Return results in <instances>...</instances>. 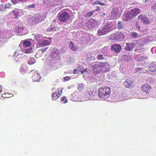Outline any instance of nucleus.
<instances>
[{
  "instance_id": "1",
  "label": "nucleus",
  "mask_w": 156,
  "mask_h": 156,
  "mask_svg": "<svg viewBox=\"0 0 156 156\" xmlns=\"http://www.w3.org/2000/svg\"><path fill=\"white\" fill-rule=\"evenodd\" d=\"M90 69L95 73L108 71L110 69L109 65L106 62H95L90 65Z\"/></svg>"
},
{
  "instance_id": "2",
  "label": "nucleus",
  "mask_w": 156,
  "mask_h": 156,
  "mask_svg": "<svg viewBox=\"0 0 156 156\" xmlns=\"http://www.w3.org/2000/svg\"><path fill=\"white\" fill-rule=\"evenodd\" d=\"M111 91L109 87L106 86L102 87L98 90V95L99 98L106 99L110 96Z\"/></svg>"
},
{
  "instance_id": "3",
  "label": "nucleus",
  "mask_w": 156,
  "mask_h": 156,
  "mask_svg": "<svg viewBox=\"0 0 156 156\" xmlns=\"http://www.w3.org/2000/svg\"><path fill=\"white\" fill-rule=\"evenodd\" d=\"M141 10L137 8H135L129 11H127L125 13V17L126 18V21H129L132 20L133 18L140 12Z\"/></svg>"
},
{
  "instance_id": "4",
  "label": "nucleus",
  "mask_w": 156,
  "mask_h": 156,
  "mask_svg": "<svg viewBox=\"0 0 156 156\" xmlns=\"http://www.w3.org/2000/svg\"><path fill=\"white\" fill-rule=\"evenodd\" d=\"M110 38L114 41H119L124 40L125 36L123 32L118 31L112 34L110 36Z\"/></svg>"
},
{
  "instance_id": "5",
  "label": "nucleus",
  "mask_w": 156,
  "mask_h": 156,
  "mask_svg": "<svg viewBox=\"0 0 156 156\" xmlns=\"http://www.w3.org/2000/svg\"><path fill=\"white\" fill-rule=\"evenodd\" d=\"M58 20L61 22L65 23L67 22L70 18L69 14L66 12L59 13L58 15Z\"/></svg>"
},
{
  "instance_id": "6",
  "label": "nucleus",
  "mask_w": 156,
  "mask_h": 156,
  "mask_svg": "<svg viewBox=\"0 0 156 156\" xmlns=\"http://www.w3.org/2000/svg\"><path fill=\"white\" fill-rule=\"evenodd\" d=\"M50 56L54 60H58L60 58V52L58 49H55L51 51Z\"/></svg>"
},
{
  "instance_id": "7",
  "label": "nucleus",
  "mask_w": 156,
  "mask_h": 156,
  "mask_svg": "<svg viewBox=\"0 0 156 156\" xmlns=\"http://www.w3.org/2000/svg\"><path fill=\"white\" fill-rule=\"evenodd\" d=\"M111 49L113 52H115V53H119L121 50V46L118 44H114L111 46Z\"/></svg>"
},
{
  "instance_id": "8",
  "label": "nucleus",
  "mask_w": 156,
  "mask_h": 156,
  "mask_svg": "<svg viewBox=\"0 0 156 156\" xmlns=\"http://www.w3.org/2000/svg\"><path fill=\"white\" fill-rule=\"evenodd\" d=\"M105 27L108 30V32L112 30L115 29V24L113 21L111 22H108L105 24Z\"/></svg>"
},
{
  "instance_id": "9",
  "label": "nucleus",
  "mask_w": 156,
  "mask_h": 156,
  "mask_svg": "<svg viewBox=\"0 0 156 156\" xmlns=\"http://www.w3.org/2000/svg\"><path fill=\"white\" fill-rule=\"evenodd\" d=\"M62 93V90L59 89L57 90L55 92L53 93L52 95V100H55L59 98L61 95Z\"/></svg>"
},
{
  "instance_id": "10",
  "label": "nucleus",
  "mask_w": 156,
  "mask_h": 156,
  "mask_svg": "<svg viewBox=\"0 0 156 156\" xmlns=\"http://www.w3.org/2000/svg\"><path fill=\"white\" fill-rule=\"evenodd\" d=\"M42 17L39 14H37L33 16L31 20L33 23H38L42 20Z\"/></svg>"
},
{
  "instance_id": "11",
  "label": "nucleus",
  "mask_w": 156,
  "mask_h": 156,
  "mask_svg": "<svg viewBox=\"0 0 156 156\" xmlns=\"http://www.w3.org/2000/svg\"><path fill=\"white\" fill-rule=\"evenodd\" d=\"M108 30V29H107L105 27V26L104 27L103 26L102 27L99 29L97 34L99 36H101L109 32Z\"/></svg>"
},
{
  "instance_id": "12",
  "label": "nucleus",
  "mask_w": 156,
  "mask_h": 156,
  "mask_svg": "<svg viewBox=\"0 0 156 156\" xmlns=\"http://www.w3.org/2000/svg\"><path fill=\"white\" fill-rule=\"evenodd\" d=\"M151 87L147 83H146L142 85L141 87L142 91L148 94L150 91Z\"/></svg>"
},
{
  "instance_id": "13",
  "label": "nucleus",
  "mask_w": 156,
  "mask_h": 156,
  "mask_svg": "<svg viewBox=\"0 0 156 156\" xmlns=\"http://www.w3.org/2000/svg\"><path fill=\"white\" fill-rule=\"evenodd\" d=\"M119 15V9L117 8H114L113 9L111 13V16L112 17L117 18Z\"/></svg>"
},
{
  "instance_id": "14",
  "label": "nucleus",
  "mask_w": 156,
  "mask_h": 156,
  "mask_svg": "<svg viewBox=\"0 0 156 156\" xmlns=\"http://www.w3.org/2000/svg\"><path fill=\"white\" fill-rule=\"evenodd\" d=\"M139 18L140 19L141 21L145 24H147L150 22V21L145 15H139Z\"/></svg>"
},
{
  "instance_id": "15",
  "label": "nucleus",
  "mask_w": 156,
  "mask_h": 156,
  "mask_svg": "<svg viewBox=\"0 0 156 156\" xmlns=\"http://www.w3.org/2000/svg\"><path fill=\"white\" fill-rule=\"evenodd\" d=\"M39 45L42 47L44 46H47L50 45L51 43V40L48 39V40H41V42H39Z\"/></svg>"
},
{
  "instance_id": "16",
  "label": "nucleus",
  "mask_w": 156,
  "mask_h": 156,
  "mask_svg": "<svg viewBox=\"0 0 156 156\" xmlns=\"http://www.w3.org/2000/svg\"><path fill=\"white\" fill-rule=\"evenodd\" d=\"M80 93L77 91H76L71 94V98L73 100L76 101V99H78L80 98Z\"/></svg>"
},
{
  "instance_id": "17",
  "label": "nucleus",
  "mask_w": 156,
  "mask_h": 156,
  "mask_svg": "<svg viewBox=\"0 0 156 156\" xmlns=\"http://www.w3.org/2000/svg\"><path fill=\"white\" fill-rule=\"evenodd\" d=\"M132 83L133 81L130 80V79H127L126 81L123 82V85L125 87L129 88Z\"/></svg>"
},
{
  "instance_id": "18",
  "label": "nucleus",
  "mask_w": 156,
  "mask_h": 156,
  "mask_svg": "<svg viewBox=\"0 0 156 156\" xmlns=\"http://www.w3.org/2000/svg\"><path fill=\"white\" fill-rule=\"evenodd\" d=\"M69 46L70 48L73 51H76L77 50L78 48L76 44L72 41L69 42Z\"/></svg>"
},
{
  "instance_id": "19",
  "label": "nucleus",
  "mask_w": 156,
  "mask_h": 156,
  "mask_svg": "<svg viewBox=\"0 0 156 156\" xmlns=\"http://www.w3.org/2000/svg\"><path fill=\"white\" fill-rule=\"evenodd\" d=\"M134 47V44L132 43H128L126 44L125 46V49L128 51H132Z\"/></svg>"
},
{
  "instance_id": "20",
  "label": "nucleus",
  "mask_w": 156,
  "mask_h": 156,
  "mask_svg": "<svg viewBox=\"0 0 156 156\" xmlns=\"http://www.w3.org/2000/svg\"><path fill=\"white\" fill-rule=\"evenodd\" d=\"M149 70L152 72H155L156 71V65L154 63L150 64L149 67Z\"/></svg>"
},
{
  "instance_id": "21",
  "label": "nucleus",
  "mask_w": 156,
  "mask_h": 156,
  "mask_svg": "<svg viewBox=\"0 0 156 156\" xmlns=\"http://www.w3.org/2000/svg\"><path fill=\"white\" fill-rule=\"evenodd\" d=\"M23 29L24 28L23 27L19 26H16V32L18 34L22 33Z\"/></svg>"
},
{
  "instance_id": "22",
  "label": "nucleus",
  "mask_w": 156,
  "mask_h": 156,
  "mask_svg": "<svg viewBox=\"0 0 156 156\" xmlns=\"http://www.w3.org/2000/svg\"><path fill=\"white\" fill-rule=\"evenodd\" d=\"M20 51H15L13 55L12 56L13 59H16L18 57H19V58H17L18 59H20L21 57H20Z\"/></svg>"
},
{
  "instance_id": "23",
  "label": "nucleus",
  "mask_w": 156,
  "mask_h": 156,
  "mask_svg": "<svg viewBox=\"0 0 156 156\" xmlns=\"http://www.w3.org/2000/svg\"><path fill=\"white\" fill-rule=\"evenodd\" d=\"M146 70L143 68H137L135 69V71L138 74L140 73H145Z\"/></svg>"
},
{
  "instance_id": "24",
  "label": "nucleus",
  "mask_w": 156,
  "mask_h": 156,
  "mask_svg": "<svg viewBox=\"0 0 156 156\" xmlns=\"http://www.w3.org/2000/svg\"><path fill=\"white\" fill-rule=\"evenodd\" d=\"M23 44L24 47L27 48L30 46L31 44V43L29 41L27 40H26L23 42Z\"/></svg>"
},
{
  "instance_id": "25",
  "label": "nucleus",
  "mask_w": 156,
  "mask_h": 156,
  "mask_svg": "<svg viewBox=\"0 0 156 156\" xmlns=\"http://www.w3.org/2000/svg\"><path fill=\"white\" fill-rule=\"evenodd\" d=\"M66 61L68 65H70L74 62V59L70 56L68 57L66 59Z\"/></svg>"
},
{
  "instance_id": "26",
  "label": "nucleus",
  "mask_w": 156,
  "mask_h": 156,
  "mask_svg": "<svg viewBox=\"0 0 156 156\" xmlns=\"http://www.w3.org/2000/svg\"><path fill=\"white\" fill-rule=\"evenodd\" d=\"M34 51H35V49L33 48L32 47H30L25 49L24 52L27 54L31 53L33 52Z\"/></svg>"
},
{
  "instance_id": "27",
  "label": "nucleus",
  "mask_w": 156,
  "mask_h": 156,
  "mask_svg": "<svg viewBox=\"0 0 156 156\" xmlns=\"http://www.w3.org/2000/svg\"><path fill=\"white\" fill-rule=\"evenodd\" d=\"M36 5V4H33L31 5H29L26 6L25 8V9H28L29 10H30L31 9L32 10L33 9H34Z\"/></svg>"
},
{
  "instance_id": "28",
  "label": "nucleus",
  "mask_w": 156,
  "mask_h": 156,
  "mask_svg": "<svg viewBox=\"0 0 156 156\" xmlns=\"http://www.w3.org/2000/svg\"><path fill=\"white\" fill-rule=\"evenodd\" d=\"M30 60L28 61V63L30 65H32L36 62V60L35 58L33 57H30Z\"/></svg>"
},
{
  "instance_id": "29",
  "label": "nucleus",
  "mask_w": 156,
  "mask_h": 156,
  "mask_svg": "<svg viewBox=\"0 0 156 156\" xmlns=\"http://www.w3.org/2000/svg\"><path fill=\"white\" fill-rule=\"evenodd\" d=\"M54 60L53 59H51V62L50 63V65L51 69L52 70H54L57 68L56 64L55 63H53L54 62H53Z\"/></svg>"
},
{
  "instance_id": "30",
  "label": "nucleus",
  "mask_w": 156,
  "mask_h": 156,
  "mask_svg": "<svg viewBox=\"0 0 156 156\" xmlns=\"http://www.w3.org/2000/svg\"><path fill=\"white\" fill-rule=\"evenodd\" d=\"M77 88L80 91H82L84 89V85L82 83H80L77 85Z\"/></svg>"
},
{
  "instance_id": "31",
  "label": "nucleus",
  "mask_w": 156,
  "mask_h": 156,
  "mask_svg": "<svg viewBox=\"0 0 156 156\" xmlns=\"http://www.w3.org/2000/svg\"><path fill=\"white\" fill-rule=\"evenodd\" d=\"M90 23V25H92V27H94L97 25L98 22L96 20L92 19L91 20Z\"/></svg>"
},
{
  "instance_id": "32",
  "label": "nucleus",
  "mask_w": 156,
  "mask_h": 156,
  "mask_svg": "<svg viewBox=\"0 0 156 156\" xmlns=\"http://www.w3.org/2000/svg\"><path fill=\"white\" fill-rule=\"evenodd\" d=\"M56 30L55 27L53 25H51L50 27L47 29V31L50 32L51 31H54Z\"/></svg>"
},
{
  "instance_id": "33",
  "label": "nucleus",
  "mask_w": 156,
  "mask_h": 156,
  "mask_svg": "<svg viewBox=\"0 0 156 156\" xmlns=\"http://www.w3.org/2000/svg\"><path fill=\"white\" fill-rule=\"evenodd\" d=\"M18 10L17 9H14L13 10V12L14 13V15L16 18L19 16L20 15V13Z\"/></svg>"
},
{
  "instance_id": "34",
  "label": "nucleus",
  "mask_w": 156,
  "mask_h": 156,
  "mask_svg": "<svg viewBox=\"0 0 156 156\" xmlns=\"http://www.w3.org/2000/svg\"><path fill=\"white\" fill-rule=\"evenodd\" d=\"M131 36L133 38H138L140 37V35L137 33L134 32H131Z\"/></svg>"
},
{
  "instance_id": "35",
  "label": "nucleus",
  "mask_w": 156,
  "mask_h": 156,
  "mask_svg": "<svg viewBox=\"0 0 156 156\" xmlns=\"http://www.w3.org/2000/svg\"><path fill=\"white\" fill-rule=\"evenodd\" d=\"M123 26V23L121 21H119L118 23L117 27L119 30L122 29Z\"/></svg>"
},
{
  "instance_id": "36",
  "label": "nucleus",
  "mask_w": 156,
  "mask_h": 156,
  "mask_svg": "<svg viewBox=\"0 0 156 156\" xmlns=\"http://www.w3.org/2000/svg\"><path fill=\"white\" fill-rule=\"evenodd\" d=\"M43 54V53L42 51L41 50V49H40L37 52L35 56L36 58H38L39 57L41 56Z\"/></svg>"
},
{
  "instance_id": "37",
  "label": "nucleus",
  "mask_w": 156,
  "mask_h": 156,
  "mask_svg": "<svg viewBox=\"0 0 156 156\" xmlns=\"http://www.w3.org/2000/svg\"><path fill=\"white\" fill-rule=\"evenodd\" d=\"M94 12V11L87 12L85 14V17L86 18L89 17L93 14Z\"/></svg>"
},
{
  "instance_id": "38",
  "label": "nucleus",
  "mask_w": 156,
  "mask_h": 156,
  "mask_svg": "<svg viewBox=\"0 0 156 156\" xmlns=\"http://www.w3.org/2000/svg\"><path fill=\"white\" fill-rule=\"evenodd\" d=\"M93 5L98 4L102 6H103L105 5V4L104 3L101 2L99 1L98 0L96 1L95 2H93Z\"/></svg>"
},
{
  "instance_id": "39",
  "label": "nucleus",
  "mask_w": 156,
  "mask_h": 156,
  "mask_svg": "<svg viewBox=\"0 0 156 156\" xmlns=\"http://www.w3.org/2000/svg\"><path fill=\"white\" fill-rule=\"evenodd\" d=\"M97 58L99 60L104 59L105 58V56L102 55L101 54L98 55L97 56Z\"/></svg>"
},
{
  "instance_id": "40",
  "label": "nucleus",
  "mask_w": 156,
  "mask_h": 156,
  "mask_svg": "<svg viewBox=\"0 0 156 156\" xmlns=\"http://www.w3.org/2000/svg\"><path fill=\"white\" fill-rule=\"evenodd\" d=\"M60 101L61 102L63 103H66L68 101L66 99L65 96L61 98Z\"/></svg>"
},
{
  "instance_id": "41",
  "label": "nucleus",
  "mask_w": 156,
  "mask_h": 156,
  "mask_svg": "<svg viewBox=\"0 0 156 156\" xmlns=\"http://www.w3.org/2000/svg\"><path fill=\"white\" fill-rule=\"evenodd\" d=\"M20 72L22 74H24L26 72V70H25L24 67L22 66L20 70Z\"/></svg>"
},
{
  "instance_id": "42",
  "label": "nucleus",
  "mask_w": 156,
  "mask_h": 156,
  "mask_svg": "<svg viewBox=\"0 0 156 156\" xmlns=\"http://www.w3.org/2000/svg\"><path fill=\"white\" fill-rule=\"evenodd\" d=\"M5 4H1L0 5V10L2 11H4L5 10Z\"/></svg>"
},
{
  "instance_id": "43",
  "label": "nucleus",
  "mask_w": 156,
  "mask_h": 156,
  "mask_svg": "<svg viewBox=\"0 0 156 156\" xmlns=\"http://www.w3.org/2000/svg\"><path fill=\"white\" fill-rule=\"evenodd\" d=\"M39 76V78H41V77L40 76V75L38 74V73L37 72H35L33 74L32 76V77L33 78L35 77H37Z\"/></svg>"
},
{
  "instance_id": "44",
  "label": "nucleus",
  "mask_w": 156,
  "mask_h": 156,
  "mask_svg": "<svg viewBox=\"0 0 156 156\" xmlns=\"http://www.w3.org/2000/svg\"><path fill=\"white\" fill-rule=\"evenodd\" d=\"M122 58L125 61H126L129 59V58L128 55H124L122 56Z\"/></svg>"
},
{
  "instance_id": "45",
  "label": "nucleus",
  "mask_w": 156,
  "mask_h": 156,
  "mask_svg": "<svg viewBox=\"0 0 156 156\" xmlns=\"http://www.w3.org/2000/svg\"><path fill=\"white\" fill-rule=\"evenodd\" d=\"M147 58H148V57L147 56H146L145 57H144L143 56H141L139 58V59L140 60V61H143V60H144L145 59H147Z\"/></svg>"
},
{
  "instance_id": "46",
  "label": "nucleus",
  "mask_w": 156,
  "mask_h": 156,
  "mask_svg": "<svg viewBox=\"0 0 156 156\" xmlns=\"http://www.w3.org/2000/svg\"><path fill=\"white\" fill-rule=\"evenodd\" d=\"M12 4H11L10 3H7V4H5V10L6 9H9L11 8V5H12Z\"/></svg>"
},
{
  "instance_id": "47",
  "label": "nucleus",
  "mask_w": 156,
  "mask_h": 156,
  "mask_svg": "<svg viewBox=\"0 0 156 156\" xmlns=\"http://www.w3.org/2000/svg\"><path fill=\"white\" fill-rule=\"evenodd\" d=\"M11 94H8V93H5L2 94V96L4 98H8L10 97V95Z\"/></svg>"
},
{
  "instance_id": "48",
  "label": "nucleus",
  "mask_w": 156,
  "mask_h": 156,
  "mask_svg": "<svg viewBox=\"0 0 156 156\" xmlns=\"http://www.w3.org/2000/svg\"><path fill=\"white\" fill-rule=\"evenodd\" d=\"M80 70H81V68H80V69H79V70H78V69H74L73 71L74 73L75 74L77 73V74H78L80 72Z\"/></svg>"
},
{
  "instance_id": "49",
  "label": "nucleus",
  "mask_w": 156,
  "mask_h": 156,
  "mask_svg": "<svg viewBox=\"0 0 156 156\" xmlns=\"http://www.w3.org/2000/svg\"><path fill=\"white\" fill-rule=\"evenodd\" d=\"M88 69H84L83 70H82V71H81V70H80V72L81 73V74H83L84 72H88Z\"/></svg>"
},
{
  "instance_id": "50",
  "label": "nucleus",
  "mask_w": 156,
  "mask_h": 156,
  "mask_svg": "<svg viewBox=\"0 0 156 156\" xmlns=\"http://www.w3.org/2000/svg\"><path fill=\"white\" fill-rule=\"evenodd\" d=\"M81 62H79L77 63V68L78 69H79L81 67H83L82 66H81Z\"/></svg>"
},
{
  "instance_id": "51",
  "label": "nucleus",
  "mask_w": 156,
  "mask_h": 156,
  "mask_svg": "<svg viewBox=\"0 0 156 156\" xmlns=\"http://www.w3.org/2000/svg\"><path fill=\"white\" fill-rule=\"evenodd\" d=\"M152 8L154 9V10H156V2L154 4H153L152 6Z\"/></svg>"
},
{
  "instance_id": "52",
  "label": "nucleus",
  "mask_w": 156,
  "mask_h": 156,
  "mask_svg": "<svg viewBox=\"0 0 156 156\" xmlns=\"http://www.w3.org/2000/svg\"><path fill=\"white\" fill-rule=\"evenodd\" d=\"M136 30L140 31V27L139 26V25L138 24H136Z\"/></svg>"
},
{
  "instance_id": "53",
  "label": "nucleus",
  "mask_w": 156,
  "mask_h": 156,
  "mask_svg": "<svg viewBox=\"0 0 156 156\" xmlns=\"http://www.w3.org/2000/svg\"><path fill=\"white\" fill-rule=\"evenodd\" d=\"M48 48H45L43 49H40L42 51V52L43 53L47 50Z\"/></svg>"
},
{
  "instance_id": "54",
  "label": "nucleus",
  "mask_w": 156,
  "mask_h": 156,
  "mask_svg": "<svg viewBox=\"0 0 156 156\" xmlns=\"http://www.w3.org/2000/svg\"><path fill=\"white\" fill-rule=\"evenodd\" d=\"M96 92L93 89H91L90 94H96Z\"/></svg>"
},
{
  "instance_id": "55",
  "label": "nucleus",
  "mask_w": 156,
  "mask_h": 156,
  "mask_svg": "<svg viewBox=\"0 0 156 156\" xmlns=\"http://www.w3.org/2000/svg\"><path fill=\"white\" fill-rule=\"evenodd\" d=\"M150 2L149 0H143V2L144 3H148Z\"/></svg>"
},
{
  "instance_id": "56",
  "label": "nucleus",
  "mask_w": 156,
  "mask_h": 156,
  "mask_svg": "<svg viewBox=\"0 0 156 156\" xmlns=\"http://www.w3.org/2000/svg\"><path fill=\"white\" fill-rule=\"evenodd\" d=\"M100 10V7H97V8L96 9V10H94V11H99Z\"/></svg>"
},
{
  "instance_id": "57",
  "label": "nucleus",
  "mask_w": 156,
  "mask_h": 156,
  "mask_svg": "<svg viewBox=\"0 0 156 156\" xmlns=\"http://www.w3.org/2000/svg\"><path fill=\"white\" fill-rule=\"evenodd\" d=\"M2 90V87H1V86L0 85V93H1V92Z\"/></svg>"
},
{
  "instance_id": "58",
  "label": "nucleus",
  "mask_w": 156,
  "mask_h": 156,
  "mask_svg": "<svg viewBox=\"0 0 156 156\" xmlns=\"http://www.w3.org/2000/svg\"><path fill=\"white\" fill-rule=\"evenodd\" d=\"M90 71H91L92 72H93V70L94 71V70L92 69H90ZM94 72H95L93 71V73H94Z\"/></svg>"
},
{
  "instance_id": "59",
  "label": "nucleus",
  "mask_w": 156,
  "mask_h": 156,
  "mask_svg": "<svg viewBox=\"0 0 156 156\" xmlns=\"http://www.w3.org/2000/svg\"><path fill=\"white\" fill-rule=\"evenodd\" d=\"M63 78H70L69 76H66V77H64Z\"/></svg>"
},
{
  "instance_id": "60",
  "label": "nucleus",
  "mask_w": 156,
  "mask_h": 156,
  "mask_svg": "<svg viewBox=\"0 0 156 156\" xmlns=\"http://www.w3.org/2000/svg\"><path fill=\"white\" fill-rule=\"evenodd\" d=\"M140 50V49H137L136 48L134 51H137L138 50Z\"/></svg>"
},
{
  "instance_id": "61",
  "label": "nucleus",
  "mask_w": 156,
  "mask_h": 156,
  "mask_svg": "<svg viewBox=\"0 0 156 156\" xmlns=\"http://www.w3.org/2000/svg\"><path fill=\"white\" fill-rule=\"evenodd\" d=\"M35 81H39V80H35Z\"/></svg>"
},
{
  "instance_id": "62",
  "label": "nucleus",
  "mask_w": 156,
  "mask_h": 156,
  "mask_svg": "<svg viewBox=\"0 0 156 156\" xmlns=\"http://www.w3.org/2000/svg\"><path fill=\"white\" fill-rule=\"evenodd\" d=\"M0 73V75L2 74V73Z\"/></svg>"
},
{
  "instance_id": "63",
  "label": "nucleus",
  "mask_w": 156,
  "mask_h": 156,
  "mask_svg": "<svg viewBox=\"0 0 156 156\" xmlns=\"http://www.w3.org/2000/svg\"><path fill=\"white\" fill-rule=\"evenodd\" d=\"M66 80H69L67 79H66Z\"/></svg>"
},
{
  "instance_id": "64",
  "label": "nucleus",
  "mask_w": 156,
  "mask_h": 156,
  "mask_svg": "<svg viewBox=\"0 0 156 156\" xmlns=\"http://www.w3.org/2000/svg\"><path fill=\"white\" fill-rule=\"evenodd\" d=\"M18 61V60H16V61Z\"/></svg>"
}]
</instances>
